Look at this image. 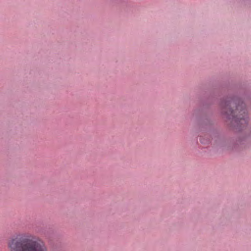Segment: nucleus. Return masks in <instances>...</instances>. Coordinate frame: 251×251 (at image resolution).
<instances>
[{
  "label": "nucleus",
  "mask_w": 251,
  "mask_h": 251,
  "mask_svg": "<svg viewBox=\"0 0 251 251\" xmlns=\"http://www.w3.org/2000/svg\"><path fill=\"white\" fill-rule=\"evenodd\" d=\"M9 251H49L41 238L29 234H21L8 243Z\"/></svg>",
  "instance_id": "f257e3e1"
},
{
  "label": "nucleus",
  "mask_w": 251,
  "mask_h": 251,
  "mask_svg": "<svg viewBox=\"0 0 251 251\" xmlns=\"http://www.w3.org/2000/svg\"><path fill=\"white\" fill-rule=\"evenodd\" d=\"M246 111L245 103L241 102L235 111L229 110V113L226 112L228 115L232 116V122L233 124H236L237 126L240 127L248 123Z\"/></svg>",
  "instance_id": "f03ea898"
}]
</instances>
